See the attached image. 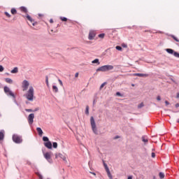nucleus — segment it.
I'll list each match as a JSON object with an SVG mask.
<instances>
[{
  "label": "nucleus",
  "mask_w": 179,
  "mask_h": 179,
  "mask_svg": "<svg viewBox=\"0 0 179 179\" xmlns=\"http://www.w3.org/2000/svg\"><path fill=\"white\" fill-rule=\"evenodd\" d=\"M112 69H114L113 65H105L98 68L96 72H107V71H112Z\"/></svg>",
  "instance_id": "nucleus-1"
},
{
  "label": "nucleus",
  "mask_w": 179,
  "mask_h": 179,
  "mask_svg": "<svg viewBox=\"0 0 179 179\" xmlns=\"http://www.w3.org/2000/svg\"><path fill=\"white\" fill-rule=\"evenodd\" d=\"M34 97V88H33V87H30L26 94V98L29 101H33Z\"/></svg>",
  "instance_id": "nucleus-2"
},
{
  "label": "nucleus",
  "mask_w": 179,
  "mask_h": 179,
  "mask_svg": "<svg viewBox=\"0 0 179 179\" xmlns=\"http://www.w3.org/2000/svg\"><path fill=\"white\" fill-rule=\"evenodd\" d=\"M4 93L9 96L10 97H13V99H16V96H15V94L10 90V88L9 87L5 86L3 87Z\"/></svg>",
  "instance_id": "nucleus-3"
},
{
  "label": "nucleus",
  "mask_w": 179,
  "mask_h": 179,
  "mask_svg": "<svg viewBox=\"0 0 179 179\" xmlns=\"http://www.w3.org/2000/svg\"><path fill=\"white\" fill-rule=\"evenodd\" d=\"M91 127L94 134H97V128L96 127V122H94V117L93 116L90 118Z\"/></svg>",
  "instance_id": "nucleus-4"
},
{
  "label": "nucleus",
  "mask_w": 179,
  "mask_h": 179,
  "mask_svg": "<svg viewBox=\"0 0 179 179\" xmlns=\"http://www.w3.org/2000/svg\"><path fill=\"white\" fill-rule=\"evenodd\" d=\"M13 141L15 143H22L23 142V140L22 139V137L18 135H13Z\"/></svg>",
  "instance_id": "nucleus-5"
},
{
  "label": "nucleus",
  "mask_w": 179,
  "mask_h": 179,
  "mask_svg": "<svg viewBox=\"0 0 179 179\" xmlns=\"http://www.w3.org/2000/svg\"><path fill=\"white\" fill-rule=\"evenodd\" d=\"M29 86H30V83H29V81L24 80L22 82V86L23 92H26V90L29 89Z\"/></svg>",
  "instance_id": "nucleus-6"
},
{
  "label": "nucleus",
  "mask_w": 179,
  "mask_h": 179,
  "mask_svg": "<svg viewBox=\"0 0 179 179\" xmlns=\"http://www.w3.org/2000/svg\"><path fill=\"white\" fill-rule=\"evenodd\" d=\"M45 159L48 162V163H52V159L51 158V152H45L43 154Z\"/></svg>",
  "instance_id": "nucleus-7"
},
{
  "label": "nucleus",
  "mask_w": 179,
  "mask_h": 179,
  "mask_svg": "<svg viewBox=\"0 0 179 179\" xmlns=\"http://www.w3.org/2000/svg\"><path fill=\"white\" fill-rule=\"evenodd\" d=\"M62 159L64 162L66 163V155H64L62 153H56L55 154V159Z\"/></svg>",
  "instance_id": "nucleus-8"
},
{
  "label": "nucleus",
  "mask_w": 179,
  "mask_h": 179,
  "mask_svg": "<svg viewBox=\"0 0 179 179\" xmlns=\"http://www.w3.org/2000/svg\"><path fill=\"white\" fill-rule=\"evenodd\" d=\"M34 120V113L29 114L28 116V122L29 125H31L33 124Z\"/></svg>",
  "instance_id": "nucleus-9"
},
{
  "label": "nucleus",
  "mask_w": 179,
  "mask_h": 179,
  "mask_svg": "<svg viewBox=\"0 0 179 179\" xmlns=\"http://www.w3.org/2000/svg\"><path fill=\"white\" fill-rule=\"evenodd\" d=\"M96 37V31H90L89 33L88 38L89 40H93Z\"/></svg>",
  "instance_id": "nucleus-10"
},
{
  "label": "nucleus",
  "mask_w": 179,
  "mask_h": 179,
  "mask_svg": "<svg viewBox=\"0 0 179 179\" xmlns=\"http://www.w3.org/2000/svg\"><path fill=\"white\" fill-rule=\"evenodd\" d=\"M133 76H139L140 78H148L149 76V74H145V73H134Z\"/></svg>",
  "instance_id": "nucleus-11"
},
{
  "label": "nucleus",
  "mask_w": 179,
  "mask_h": 179,
  "mask_svg": "<svg viewBox=\"0 0 179 179\" xmlns=\"http://www.w3.org/2000/svg\"><path fill=\"white\" fill-rule=\"evenodd\" d=\"M27 20H29L31 23H32L33 26H36V24H37V22H34V20H33L31 17H30V15H29L28 14H27Z\"/></svg>",
  "instance_id": "nucleus-12"
},
{
  "label": "nucleus",
  "mask_w": 179,
  "mask_h": 179,
  "mask_svg": "<svg viewBox=\"0 0 179 179\" xmlns=\"http://www.w3.org/2000/svg\"><path fill=\"white\" fill-rule=\"evenodd\" d=\"M44 146H45V148L48 149H52V144L51 143V141L44 143Z\"/></svg>",
  "instance_id": "nucleus-13"
},
{
  "label": "nucleus",
  "mask_w": 179,
  "mask_h": 179,
  "mask_svg": "<svg viewBox=\"0 0 179 179\" xmlns=\"http://www.w3.org/2000/svg\"><path fill=\"white\" fill-rule=\"evenodd\" d=\"M36 131H37V132H38V135H39L40 136H43V130L41 129V128L38 127V128L36 129Z\"/></svg>",
  "instance_id": "nucleus-14"
},
{
  "label": "nucleus",
  "mask_w": 179,
  "mask_h": 179,
  "mask_svg": "<svg viewBox=\"0 0 179 179\" xmlns=\"http://www.w3.org/2000/svg\"><path fill=\"white\" fill-rule=\"evenodd\" d=\"M106 173H107V175L109 177V178L113 179V176L111 175V173L110 172L109 169H106Z\"/></svg>",
  "instance_id": "nucleus-15"
},
{
  "label": "nucleus",
  "mask_w": 179,
  "mask_h": 179,
  "mask_svg": "<svg viewBox=\"0 0 179 179\" xmlns=\"http://www.w3.org/2000/svg\"><path fill=\"white\" fill-rule=\"evenodd\" d=\"M20 10H21V12H23L24 13H27V8H26V7H20Z\"/></svg>",
  "instance_id": "nucleus-16"
},
{
  "label": "nucleus",
  "mask_w": 179,
  "mask_h": 179,
  "mask_svg": "<svg viewBox=\"0 0 179 179\" xmlns=\"http://www.w3.org/2000/svg\"><path fill=\"white\" fill-rule=\"evenodd\" d=\"M19 72V69L17 67H15L11 71V73H17Z\"/></svg>",
  "instance_id": "nucleus-17"
},
{
  "label": "nucleus",
  "mask_w": 179,
  "mask_h": 179,
  "mask_svg": "<svg viewBox=\"0 0 179 179\" xmlns=\"http://www.w3.org/2000/svg\"><path fill=\"white\" fill-rule=\"evenodd\" d=\"M6 83H9L10 85H12L13 83V80L11 78H6Z\"/></svg>",
  "instance_id": "nucleus-18"
},
{
  "label": "nucleus",
  "mask_w": 179,
  "mask_h": 179,
  "mask_svg": "<svg viewBox=\"0 0 179 179\" xmlns=\"http://www.w3.org/2000/svg\"><path fill=\"white\" fill-rule=\"evenodd\" d=\"M52 90L55 93H58V87L56 85L52 86Z\"/></svg>",
  "instance_id": "nucleus-19"
},
{
  "label": "nucleus",
  "mask_w": 179,
  "mask_h": 179,
  "mask_svg": "<svg viewBox=\"0 0 179 179\" xmlns=\"http://www.w3.org/2000/svg\"><path fill=\"white\" fill-rule=\"evenodd\" d=\"M3 138H5V134L3 131H0V141H3Z\"/></svg>",
  "instance_id": "nucleus-20"
},
{
  "label": "nucleus",
  "mask_w": 179,
  "mask_h": 179,
  "mask_svg": "<svg viewBox=\"0 0 179 179\" xmlns=\"http://www.w3.org/2000/svg\"><path fill=\"white\" fill-rule=\"evenodd\" d=\"M166 52H168L169 54H174V50L173 49H166Z\"/></svg>",
  "instance_id": "nucleus-21"
},
{
  "label": "nucleus",
  "mask_w": 179,
  "mask_h": 179,
  "mask_svg": "<svg viewBox=\"0 0 179 179\" xmlns=\"http://www.w3.org/2000/svg\"><path fill=\"white\" fill-rule=\"evenodd\" d=\"M92 64H98V65H100V62L99 60V59H95L94 60H93L92 62Z\"/></svg>",
  "instance_id": "nucleus-22"
},
{
  "label": "nucleus",
  "mask_w": 179,
  "mask_h": 179,
  "mask_svg": "<svg viewBox=\"0 0 179 179\" xmlns=\"http://www.w3.org/2000/svg\"><path fill=\"white\" fill-rule=\"evenodd\" d=\"M10 12H11L12 15H16V13H17L16 8H12Z\"/></svg>",
  "instance_id": "nucleus-23"
},
{
  "label": "nucleus",
  "mask_w": 179,
  "mask_h": 179,
  "mask_svg": "<svg viewBox=\"0 0 179 179\" xmlns=\"http://www.w3.org/2000/svg\"><path fill=\"white\" fill-rule=\"evenodd\" d=\"M60 20L62 22H67L68 21V18H66L65 17H60Z\"/></svg>",
  "instance_id": "nucleus-24"
},
{
  "label": "nucleus",
  "mask_w": 179,
  "mask_h": 179,
  "mask_svg": "<svg viewBox=\"0 0 179 179\" xmlns=\"http://www.w3.org/2000/svg\"><path fill=\"white\" fill-rule=\"evenodd\" d=\"M142 141L144 142V143H148V142H149V140H148V138H146L145 136L142 137Z\"/></svg>",
  "instance_id": "nucleus-25"
},
{
  "label": "nucleus",
  "mask_w": 179,
  "mask_h": 179,
  "mask_svg": "<svg viewBox=\"0 0 179 179\" xmlns=\"http://www.w3.org/2000/svg\"><path fill=\"white\" fill-rule=\"evenodd\" d=\"M43 141L44 142H50V139H48V137H47V136H43Z\"/></svg>",
  "instance_id": "nucleus-26"
},
{
  "label": "nucleus",
  "mask_w": 179,
  "mask_h": 179,
  "mask_svg": "<svg viewBox=\"0 0 179 179\" xmlns=\"http://www.w3.org/2000/svg\"><path fill=\"white\" fill-rule=\"evenodd\" d=\"M159 178L163 179V178H164V173L162 172H160L159 173Z\"/></svg>",
  "instance_id": "nucleus-27"
},
{
  "label": "nucleus",
  "mask_w": 179,
  "mask_h": 179,
  "mask_svg": "<svg viewBox=\"0 0 179 179\" xmlns=\"http://www.w3.org/2000/svg\"><path fill=\"white\" fill-rule=\"evenodd\" d=\"M171 37L172 38H173V40H175V41H177V43H179V39L177 37H176L173 35H171Z\"/></svg>",
  "instance_id": "nucleus-28"
},
{
  "label": "nucleus",
  "mask_w": 179,
  "mask_h": 179,
  "mask_svg": "<svg viewBox=\"0 0 179 179\" xmlns=\"http://www.w3.org/2000/svg\"><path fill=\"white\" fill-rule=\"evenodd\" d=\"M85 114H86L87 115H89V106H86Z\"/></svg>",
  "instance_id": "nucleus-29"
},
{
  "label": "nucleus",
  "mask_w": 179,
  "mask_h": 179,
  "mask_svg": "<svg viewBox=\"0 0 179 179\" xmlns=\"http://www.w3.org/2000/svg\"><path fill=\"white\" fill-rule=\"evenodd\" d=\"M106 34H100L99 35H98V37H99V38H104Z\"/></svg>",
  "instance_id": "nucleus-30"
},
{
  "label": "nucleus",
  "mask_w": 179,
  "mask_h": 179,
  "mask_svg": "<svg viewBox=\"0 0 179 179\" xmlns=\"http://www.w3.org/2000/svg\"><path fill=\"white\" fill-rule=\"evenodd\" d=\"M116 50H117V51H122V48L121 46H116L115 47Z\"/></svg>",
  "instance_id": "nucleus-31"
},
{
  "label": "nucleus",
  "mask_w": 179,
  "mask_h": 179,
  "mask_svg": "<svg viewBox=\"0 0 179 179\" xmlns=\"http://www.w3.org/2000/svg\"><path fill=\"white\" fill-rule=\"evenodd\" d=\"M53 148L57 149L58 148V143L57 142L53 143Z\"/></svg>",
  "instance_id": "nucleus-32"
},
{
  "label": "nucleus",
  "mask_w": 179,
  "mask_h": 179,
  "mask_svg": "<svg viewBox=\"0 0 179 179\" xmlns=\"http://www.w3.org/2000/svg\"><path fill=\"white\" fill-rule=\"evenodd\" d=\"M173 55H174V57H176L177 58H179V53H178V52H175L173 53Z\"/></svg>",
  "instance_id": "nucleus-33"
},
{
  "label": "nucleus",
  "mask_w": 179,
  "mask_h": 179,
  "mask_svg": "<svg viewBox=\"0 0 179 179\" xmlns=\"http://www.w3.org/2000/svg\"><path fill=\"white\" fill-rule=\"evenodd\" d=\"M106 85H107V83H103L100 86V89H103V87H104V86H106Z\"/></svg>",
  "instance_id": "nucleus-34"
},
{
  "label": "nucleus",
  "mask_w": 179,
  "mask_h": 179,
  "mask_svg": "<svg viewBox=\"0 0 179 179\" xmlns=\"http://www.w3.org/2000/svg\"><path fill=\"white\" fill-rule=\"evenodd\" d=\"M143 102L141 103L138 106V108H142V107H143Z\"/></svg>",
  "instance_id": "nucleus-35"
},
{
  "label": "nucleus",
  "mask_w": 179,
  "mask_h": 179,
  "mask_svg": "<svg viewBox=\"0 0 179 179\" xmlns=\"http://www.w3.org/2000/svg\"><path fill=\"white\" fill-rule=\"evenodd\" d=\"M46 85L48 86V87L50 86V84L48 83V76H46Z\"/></svg>",
  "instance_id": "nucleus-36"
},
{
  "label": "nucleus",
  "mask_w": 179,
  "mask_h": 179,
  "mask_svg": "<svg viewBox=\"0 0 179 179\" xmlns=\"http://www.w3.org/2000/svg\"><path fill=\"white\" fill-rule=\"evenodd\" d=\"M4 13H5L6 16H7V17H10V14H9V13L5 12Z\"/></svg>",
  "instance_id": "nucleus-37"
},
{
  "label": "nucleus",
  "mask_w": 179,
  "mask_h": 179,
  "mask_svg": "<svg viewBox=\"0 0 179 179\" xmlns=\"http://www.w3.org/2000/svg\"><path fill=\"white\" fill-rule=\"evenodd\" d=\"M37 176H38L39 179H43V176L41 174L38 173Z\"/></svg>",
  "instance_id": "nucleus-38"
},
{
  "label": "nucleus",
  "mask_w": 179,
  "mask_h": 179,
  "mask_svg": "<svg viewBox=\"0 0 179 179\" xmlns=\"http://www.w3.org/2000/svg\"><path fill=\"white\" fill-rule=\"evenodd\" d=\"M103 166H104V167H105L106 171H107V169H108V166H107V165H106V163H103Z\"/></svg>",
  "instance_id": "nucleus-39"
},
{
  "label": "nucleus",
  "mask_w": 179,
  "mask_h": 179,
  "mask_svg": "<svg viewBox=\"0 0 179 179\" xmlns=\"http://www.w3.org/2000/svg\"><path fill=\"white\" fill-rule=\"evenodd\" d=\"M0 72H3V66L0 65Z\"/></svg>",
  "instance_id": "nucleus-40"
},
{
  "label": "nucleus",
  "mask_w": 179,
  "mask_h": 179,
  "mask_svg": "<svg viewBox=\"0 0 179 179\" xmlns=\"http://www.w3.org/2000/svg\"><path fill=\"white\" fill-rule=\"evenodd\" d=\"M151 156L152 157L155 158L156 157V154L155 152H152Z\"/></svg>",
  "instance_id": "nucleus-41"
},
{
  "label": "nucleus",
  "mask_w": 179,
  "mask_h": 179,
  "mask_svg": "<svg viewBox=\"0 0 179 179\" xmlns=\"http://www.w3.org/2000/svg\"><path fill=\"white\" fill-rule=\"evenodd\" d=\"M157 100L158 101H160V100H162V98L160 97V96H157Z\"/></svg>",
  "instance_id": "nucleus-42"
},
{
  "label": "nucleus",
  "mask_w": 179,
  "mask_h": 179,
  "mask_svg": "<svg viewBox=\"0 0 179 179\" xmlns=\"http://www.w3.org/2000/svg\"><path fill=\"white\" fill-rule=\"evenodd\" d=\"M26 111H27V113H31V111H33V110H31V109H26Z\"/></svg>",
  "instance_id": "nucleus-43"
},
{
  "label": "nucleus",
  "mask_w": 179,
  "mask_h": 179,
  "mask_svg": "<svg viewBox=\"0 0 179 179\" xmlns=\"http://www.w3.org/2000/svg\"><path fill=\"white\" fill-rule=\"evenodd\" d=\"M79 76V73H76L75 78H78Z\"/></svg>",
  "instance_id": "nucleus-44"
},
{
  "label": "nucleus",
  "mask_w": 179,
  "mask_h": 179,
  "mask_svg": "<svg viewBox=\"0 0 179 179\" xmlns=\"http://www.w3.org/2000/svg\"><path fill=\"white\" fill-rule=\"evenodd\" d=\"M165 104H166V106H169V104H170V103L168 102V101H165Z\"/></svg>",
  "instance_id": "nucleus-45"
},
{
  "label": "nucleus",
  "mask_w": 179,
  "mask_h": 179,
  "mask_svg": "<svg viewBox=\"0 0 179 179\" xmlns=\"http://www.w3.org/2000/svg\"><path fill=\"white\" fill-rule=\"evenodd\" d=\"M59 84L61 85V86H63V84H62V80H59Z\"/></svg>",
  "instance_id": "nucleus-46"
},
{
  "label": "nucleus",
  "mask_w": 179,
  "mask_h": 179,
  "mask_svg": "<svg viewBox=\"0 0 179 179\" xmlns=\"http://www.w3.org/2000/svg\"><path fill=\"white\" fill-rule=\"evenodd\" d=\"M116 96H121V93L117 92V93H116Z\"/></svg>",
  "instance_id": "nucleus-47"
},
{
  "label": "nucleus",
  "mask_w": 179,
  "mask_h": 179,
  "mask_svg": "<svg viewBox=\"0 0 179 179\" xmlns=\"http://www.w3.org/2000/svg\"><path fill=\"white\" fill-rule=\"evenodd\" d=\"M176 108H178V107H179V103H176Z\"/></svg>",
  "instance_id": "nucleus-48"
},
{
  "label": "nucleus",
  "mask_w": 179,
  "mask_h": 179,
  "mask_svg": "<svg viewBox=\"0 0 179 179\" xmlns=\"http://www.w3.org/2000/svg\"><path fill=\"white\" fill-rule=\"evenodd\" d=\"M50 23H54V21L51 19L50 20Z\"/></svg>",
  "instance_id": "nucleus-49"
},
{
  "label": "nucleus",
  "mask_w": 179,
  "mask_h": 179,
  "mask_svg": "<svg viewBox=\"0 0 179 179\" xmlns=\"http://www.w3.org/2000/svg\"><path fill=\"white\" fill-rule=\"evenodd\" d=\"M127 179H132V176H129Z\"/></svg>",
  "instance_id": "nucleus-50"
},
{
  "label": "nucleus",
  "mask_w": 179,
  "mask_h": 179,
  "mask_svg": "<svg viewBox=\"0 0 179 179\" xmlns=\"http://www.w3.org/2000/svg\"><path fill=\"white\" fill-rule=\"evenodd\" d=\"M93 104H94V105L96 104V100H94Z\"/></svg>",
  "instance_id": "nucleus-51"
},
{
  "label": "nucleus",
  "mask_w": 179,
  "mask_h": 179,
  "mask_svg": "<svg viewBox=\"0 0 179 179\" xmlns=\"http://www.w3.org/2000/svg\"><path fill=\"white\" fill-rule=\"evenodd\" d=\"M177 98L178 99L179 98V93L177 94Z\"/></svg>",
  "instance_id": "nucleus-52"
},
{
  "label": "nucleus",
  "mask_w": 179,
  "mask_h": 179,
  "mask_svg": "<svg viewBox=\"0 0 179 179\" xmlns=\"http://www.w3.org/2000/svg\"><path fill=\"white\" fill-rule=\"evenodd\" d=\"M115 139H118V136H116V137L115 138Z\"/></svg>",
  "instance_id": "nucleus-53"
},
{
  "label": "nucleus",
  "mask_w": 179,
  "mask_h": 179,
  "mask_svg": "<svg viewBox=\"0 0 179 179\" xmlns=\"http://www.w3.org/2000/svg\"><path fill=\"white\" fill-rule=\"evenodd\" d=\"M92 174H93V176H96V174L94 173H92Z\"/></svg>",
  "instance_id": "nucleus-54"
},
{
  "label": "nucleus",
  "mask_w": 179,
  "mask_h": 179,
  "mask_svg": "<svg viewBox=\"0 0 179 179\" xmlns=\"http://www.w3.org/2000/svg\"><path fill=\"white\" fill-rule=\"evenodd\" d=\"M154 179H156V177H155V176H154Z\"/></svg>",
  "instance_id": "nucleus-55"
},
{
  "label": "nucleus",
  "mask_w": 179,
  "mask_h": 179,
  "mask_svg": "<svg viewBox=\"0 0 179 179\" xmlns=\"http://www.w3.org/2000/svg\"><path fill=\"white\" fill-rule=\"evenodd\" d=\"M0 88H1V83H0Z\"/></svg>",
  "instance_id": "nucleus-56"
}]
</instances>
